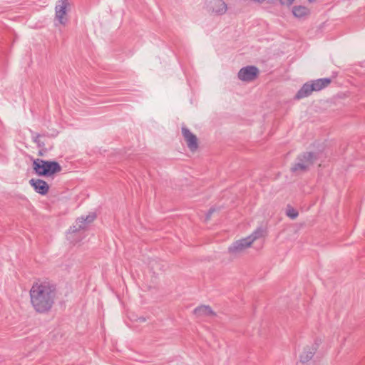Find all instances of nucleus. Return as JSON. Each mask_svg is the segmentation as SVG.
<instances>
[{
  "instance_id": "f03ea898",
  "label": "nucleus",
  "mask_w": 365,
  "mask_h": 365,
  "mask_svg": "<svg viewBox=\"0 0 365 365\" xmlns=\"http://www.w3.org/2000/svg\"><path fill=\"white\" fill-rule=\"evenodd\" d=\"M33 168L40 176H51L61 170V167L57 162L46 161L41 159H36L34 161Z\"/></svg>"
},
{
  "instance_id": "9d476101",
  "label": "nucleus",
  "mask_w": 365,
  "mask_h": 365,
  "mask_svg": "<svg viewBox=\"0 0 365 365\" xmlns=\"http://www.w3.org/2000/svg\"><path fill=\"white\" fill-rule=\"evenodd\" d=\"M30 185L34 187L36 192L41 195H46L48 191V184L40 179H31L29 181Z\"/></svg>"
},
{
  "instance_id": "6ab92c4d",
  "label": "nucleus",
  "mask_w": 365,
  "mask_h": 365,
  "mask_svg": "<svg viewBox=\"0 0 365 365\" xmlns=\"http://www.w3.org/2000/svg\"><path fill=\"white\" fill-rule=\"evenodd\" d=\"M244 1H248L252 2L253 4H263L266 0H243Z\"/></svg>"
},
{
  "instance_id": "4468645a",
  "label": "nucleus",
  "mask_w": 365,
  "mask_h": 365,
  "mask_svg": "<svg viewBox=\"0 0 365 365\" xmlns=\"http://www.w3.org/2000/svg\"><path fill=\"white\" fill-rule=\"evenodd\" d=\"M194 314L197 317H206L213 314V312L209 306H200L195 309Z\"/></svg>"
},
{
  "instance_id": "f8f14e48",
  "label": "nucleus",
  "mask_w": 365,
  "mask_h": 365,
  "mask_svg": "<svg viewBox=\"0 0 365 365\" xmlns=\"http://www.w3.org/2000/svg\"><path fill=\"white\" fill-rule=\"evenodd\" d=\"M314 91L310 82L304 83L295 96L296 99H302L312 94Z\"/></svg>"
},
{
  "instance_id": "1a4fd4ad",
  "label": "nucleus",
  "mask_w": 365,
  "mask_h": 365,
  "mask_svg": "<svg viewBox=\"0 0 365 365\" xmlns=\"http://www.w3.org/2000/svg\"><path fill=\"white\" fill-rule=\"evenodd\" d=\"M182 133L190 150L191 151L196 150L198 147L197 138L196 135L191 133L186 128H182Z\"/></svg>"
},
{
  "instance_id": "f257e3e1",
  "label": "nucleus",
  "mask_w": 365,
  "mask_h": 365,
  "mask_svg": "<svg viewBox=\"0 0 365 365\" xmlns=\"http://www.w3.org/2000/svg\"><path fill=\"white\" fill-rule=\"evenodd\" d=\"M56 296V287L48 281L36 282L30 289L31 305L38 313L50 311L54 304Z\"/></svg>"
},
{
  "instance_id": "20e7f679",
  "label": "nucleus",
  "mask_w": 365,
  "mask_h": 365,
  "mask_svg": "<svg viewBox=\"0 0 365 365\" xmlns=\"http://www.w3.org/2000/svg\"><path fill=\"white\" fill-rule=\"evenodd\" d=\"M319 155H322V153H306L300 155L297 162L292 168V171L302 172L307 170L316 163L319 158Z\"/></svg>"
},
{
  "instance_id": "0eeeda50",
  "label": "nucleus",
  "mask_w": 365,
  "mask_h": 365,
  "mask_svg": "<svg viewBox=\"0 0 365 365\" xmlns=\"http://www.w3.org/2000/svg\"><path fill=\"white\" fill-rule=\"evenodd\" d=\"M252 245L247 237L237 240L229 247V252L232 255H238L244 252Z\"/></svg>"
},
{
  "instance_id": "2eb2a0df",
  "label": "nucleus",
  "mask_w": 365,
  "mask_h": 365,
  "mask_svg": "<svg viewBox=\"0 0 365 365\" xmlns=\"http://www.w3.org/2000/svg\"><path fill=\"white\" fill-rule=\"evenodd\" d=\"M266 235L265 230L262 227L257 228L250 236L247 237V239L250 241L251 244L262 237H264Z\"/></svg>"
},
{
  "instance_id": "9b49d317",
  "label": "nucleus",
  "mask_w": 365,
  "mask_h": 365,
  "mask_svg": "<svg viewBox=\"0 0 365 365\" xmlns=\"http://www.w3.org/2000/svg\"><path fill=\"white\" fill-rule=\"evenodd\" d=\"M309 82L314 91H319L322 89L327 87L331 83V79L328 78H319Z\"/></svg>"
},
{
  "instance_id": "ddd939ff",
  "label": "nucleus",
  "mask_w": 365,
  "mask_h": 365,
  "mask_svg": "<svg viewBox=\"0 0 365 365\" xmlns=\"http://www.w3.org/2000/svg\"><path fill=\"white\" fill-rule=\"evenodd\" d=\"M292 14L297 18H303L309 14V10L304 6H295L292 9Z\"/></svg>"
},
{
  "instance_id": "39448f33",
  "label": "nucleus",
  "mask_w": 365,
  "mask_h": 365,
  "mask_svg": "<svg viewBox=\"0 0 365 365\" xmlns=\"http://www.w3.org/2000/svg\"><path fill=\"white\" fill-rule=\"evenodd\" d=\"M259 74V70L254 66L242 68L238 72V78L242 81L250 82L254 81Z\"/></svg>"
},
{
  "instance_id": "6e6552de",
  "label": "nucleus",
  "mask_w": 365,
  "mask_h": 365,
  "mask_svg": "<svg viewBox=\"0 0 365 365\" xmlns=\"http://www.w3.org/2000/svg\"><path fill=\"white\" fill-rule=\"evenodd\" d=\"M96 216L93 214L88 215L86 217H81L78 218L73 227H71V232H76L81 230H85L91 222H93Z\"/></svg>"
},
{
  "instance_id": "7ed1b4c3",
  "label": "nucleus",
  "mask_w": 365,
  "mask_h": 365,
  "mask_svg": "<svg viewBox=\"0 0 365 365\" xmlns=\"http://www.w3.org/2000/svg\"><path fill=\"white\" fill-rule=\"evenodd\" d=\"M71 9L69 0H58L55 6V19L59 24L66 26L68 22V13Z\"/></svg>"
},
{
  "instance_id": "423d86ee",
  "label": "nucleus",
  "mask_w": 365,
  "mask_h": 365,
  "mask_svg": "<svg viewBox=\"0 0 365 365\" xmlns=\"http://www.w3.org/2000/svg\"><path fill=\"white\" fill-rule=\"evenodd\" d=\"M207 7L210 12L217 16L224 15L227 11V5L223 0H209Z\"/></svg>"
},
{
  "instance_id": "f3484780",
  "label": "nucleus",
  "mask_w": 365,
  "mask_h": 365,
  "mask_svg": "<svg viewBox=\"0 0 365 365\" xmlns=\"http://www.w3.org/2000/svg\"><path fill=\"white\" fill-rule=\"evenodd\" d=\"M286 213L287 215L291 219H295L298 216V212L295 209L290 207L287 208Z\"/></svg>"
},
{
  "instance_id": "a211bd4d",
  "label": "nucleus",
  "mask_w": 365,
  "mask_h": 365,
  "mask_svg": "<svg viewBox=\"0 0 365 365\" xmlns=\"http://www.w3.org/2000/svg\"><path fill=\"white\" fill-rule=\"evenodd\" d=\"M279 1L282 5L287 6H291L294 1V0H279Z\"/></svg>"
},
{
  "instance_id": "dca6fc26",
  "label": "nucleus",
  "mask_w": 365,
  "mask_h": 365,
  "mask_svg": "<svg viewBox=\"0 0 365 365\" xmlns=\"http://www.w3.org/2000/svg\"><path fill=\"white\" fill-rule=\"evenodd\" d=\"M315 353V350L313 348H306L300 356L301 361L306 362L311 359Z\"/></svg>"
}]
</instances>
